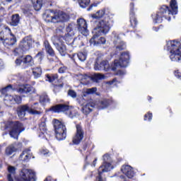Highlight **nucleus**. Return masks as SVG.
Listing matches in <instances>:
<instances>
[{"label":"nucleus","instance_id":"nucleus-5","mask_svg":"<svg viewBox=\"0 0 181 181\" xmlns=\"http://www.w3.org/2000/svg\"><path fill=\"white\" fill-rule=\"evenodd\" d=\"M40 106L38 103H35L33 105H23L20 106L18 109V115L19 118H23L26 115V112L31 114L32 115H40L42 112H40Z\"/></svg>","mask_w":181,"mask_h":181},{"label":"nucleus","instance_id":"nucleus-55","mask_svg":"<svg viewBox=\"0 0 181 181\" xmlns=\"http://www.w3.org/2000/svg\"><path fill=\"white\" fill-rule=\"evenodd\" d=\"M45 181H52V177H47L45 180Z\"/></svg>","mask_w":181,"mask_h":181},{"label":"nucleus","instance_id":"nucleus-49","mask_svg":"<svg viewBox=\"0 0 181 181\" xmlns=\"http://www.w3.org/2000/svg\"><path fill=\"white\" fill-rule=\"evenodd\" d=\"M175 77H177V78H180V77H181V74H180V72H179V71H175Z\"/></svg>","mask_w":181,"mask_h":181},{"label":"nucleus","instance_id":"nucleus-26","mask_svg":"<svg viewBox=\"0 0 181 181\" xmlns=\"http://www.w3.org/2000/svg\"><path fill=\"white\" fill-rule=\"evenodd\" d=\"M19 22H21V17L19 16V14H14L11 16V25H12V26H18L19 25Z\"/></svg>","mask_w":181,"mask_h":181},{"label":"nucleus","instance_id":"nucleus-22","mask_svg":"<svg viewBox=\"0 0 181 181\" xmlns=\"http://www.w3.org/2000/svg\"><path fill=\"white\" fill-rule=\"evenodd\" d=\"M33 2V7L35 11H40L42 9V6L43 4H46L47 2H49L50 0H31Z\"/></svg>","mask_w":181,"mask_h":181},{"label":"nucleus","instance_id":"nucleus-13","mask_svg":"<svg viewBox=\"0 0 181 181\" xmlns=\"http://www.w3.org/2000/svg\"><path fill=\"white\" fill-rule=\"evenodd\" d=\"M103 158V163L99 168V173H105V172H110V170L114 169L112 164H111V157L108 154H105Z\"/></svg>","mask_w":181,"mask_h":181},{"label":"nucleus","instance_id":"nucleus-39","mask_svg":"<svg viewBox=\"0 0 181 181\" xmlns=\"http://www.w3.org/2000/svg\"><path fill=\"white\" fill-rule=\"evenodd\" d=\"M55 80H57V75H47V81H49V83H53Z\"/></svg>","mask_w":181,"mask_h":181},{"label":"nucleus","instance_id":"nucleus-38","mask_svg":"<svg viewBox=\"0 0 181 181\" xmlns=\"http://www.w3.org/2000/svg\"><path fill=\"white\" fill-rule=\"evenodd\" d=\"M108 105H109L108 101L103 100L99 103L98 108H99V110H104V108H107V107H108Z\"/></svg>","mask_w":181,"mask_h":181},{"label":"nucleus","instance_id":"nucleus-58","mask_svg":"<svg viewBox=\"0 0 181 181\" xmlns=\"http://www.w3.org/2000/svg\"><path fill=\"white\" fill-rule=\"evenodd\" d=\"M132 6H134V4H131Z\"/></svg>","mask_w":181,"mask_h":181},{"label":"nucleus","instance_id":"nucleus-45","mask_svg":"<svg viewBox=\"0 0 181 181\" xmlns=\"http://www.w3.org/2000/svg\"><path fill=\"white\" fill-rule=\"evenodd\" d=\"M45 127H46V123L45 122H42L40 124V131H45V129H46Z\"/></svg>","mask_w":181,"mask_h":181},{"label":"nucleus","instance_id":"nucleus-12","mask_svg":"<svg viewBox=\"0 0 181 181\" xmlns=\"http://www.w3.org/2000/svg\"><path fill=\"white\" fill-rule=\"evenodd\" d=\"M64 37H57L54 36L52 38L53 45L55 46L57 50H58L59 53L61 56H66L67 54V49L66 48V45L63 42Z\"/></svg>","mask_w":181,"mask_h":181},{"label":"nucleus","instance_id":"nucleus-28","mask_svg":"<svg viewBox=\"0 0 181 181\" xmlns=\"http://www.w3.org/2000/svg\"><path fill=\"white\" fill-rule=\"evenodd\" d=\"M16 146V144H11L8 146L6 149V154L9 156L12 155L13 152H16V151H18V148Z\"/></svg>","mask_w":181,"mask_h":181},{"label":"nucleus","instance_id":"nucleus-27","mask_svg":"<svg viewBox=\"0 0 181 181\" xmlns=\"http://www.w3.org/2000/svg\"><path fill=\"white\" fill-rule=\"evenodd\" d=\"M44 46L46 52L49 54V56H54V50H53V48H52L50 44H49V41H45Z\"/></svg>","mask_w":181,"mask_h":181},{"label":"nucleus","instance_id":"nucleus-57","mask_svg":"<svg viewBox=\"0 0 181 181\" xmlns=\"http://www.w3.org/2000/svg\"><path fill=\"white\" fill-rule=\"evenodd\" d=\"M11 0H6L7 2H11Z\"/></svg>","mask_w":181,"mask_h":181},{"label":"nucleus","instance_id":"nucleus-47","mask_svg":"<svg viewBox=\"0 0 181 181\" xmlns=\"http://www.w3.org/2000/svg\"><path fill=\"white\" fill-rule=\"evenodd\" d=\"M101 173H100V169H98V177L96 178L97 181H105L103 177H101Z\"/></svg>","mask_w":181,"mask_h":181},{"label":"nucleus","instance_id":"nucleus-18","mask_svg":"<svg viewBox=\"0 0 181 181\" xmlns=\"http://www.w3.org/2000/svg\"><path fill=\"white\" fill-rule=\"evenodd\" d=\"M111 67L110 66V64L108 61H102L100 64L98 62H95L94 65V70L97 71H108Z\"/></svg>","mask_w":181,"mask_h":181},{"label":"nucleus","instance_id":"nucleus-48","mask_svg":"<svg viewBox=\"0 0 181 181\" xmlns=\"http://www.w3.org/2000/svg\"><path fill=\"white\" fill-rule=\"evenodd\" d=\"M41 153H42V155H45L46 156H47V155H49V150H47V149H43L41 151Z\"/></svg>","mask_w":181,"mask_h":181},{"label":"nucleus","instance_id":"nucleus-3","mask_svg":"<svg viewBox=\"0 0 181 181\" xmlns=\"http://www.w3.org/2000/svg\"><path fill=\"white\" fill-rule=\"evenodd\" d=\"M167 47L170 50L171 62L181 63V43L176 40L168 42Z\"/></svg>","mask_w":181,"mask_h":181},{"label":"nucleus","instance_id":"nucleus-23","mask_svg":"<svg viewBox=\"0 0 181 181\" xmlns=\"http://www.w3.org/2000/svg\"><path fill=\"white\" fill-rule=\"evenodd\" d=\"M32 158V154L30 153V149H25L20 156V160L23 162H28L29 159Z\"/></svg>","mask_w":181,"mask_h":181},{"label":"nucleus","instance_id":"nucleus-1","mask_svg":"<svg viewBox=\"0 0 181 181\" xmlns=\"http://www.w3.org/2000/svg\"><path fill=\"white\" fill-rule=\"evenodd\" d=\"M112 27L111 21L108 20H101L100 21L97 26L93 29V36L90 40V45L93 46H100V45H105L107 40L103 37H100L101 35H107L110 32V29Z\"/></svg>","mask_w":181,"mask_h":181},{"label":"nucleus","instance_id":"nucleus-14","mask_svg":"<svg viewBox=\"0 0 181 181\" xmlns=\"http://www.w3.org/2000/svg\"><path fill=\"white\" fill-rule=\"evenodd\" d=\"M51 111H53L54 112H64L65 111H67L68 114H69L70 118L76 117V112L74 110H71L70 108H69V105H57L51 107Z\"/></svg>","mask_w":181,"mask_h":181},{"label":"nucleus","instance_id":"nucleus-25","mask_svg":"<svg viewBox=\"0 0 181 181\" xmlns=\"http://www.w3.org/2000/svg\"><path fill=\"white\" fill-rule=\"evenodd\" d=\"M105 75L101 74H95L92 76V80L95 83H99L101 80H105Z\"/></svg>","mask_w":181,"mask_h":181},{"label":"nucleus","instance_id":"nucleus-36","mask_svg":"<svg viewBox=\"0 0 181 181\" xmlns=\"http://www.w3.org/2000/svg\"><path fill=\"white\" fill-rule=\"evenodd\" d=\"M77 56L80 62H86L87 59V53L86 52H78Z\"/></svg>","mask_w":181,"mask_h":181},{"label":"nucleus","instance_id":"nucleus-44","mask_svg":"<svg viewBox=\"0 0 181 181\" xmlns=\"http://www.w3.org/2000/svg\"><path fill=\"white\" fill-rule=\"evenodd\" d=\"M43 56H45V54H43V52H38L36 55V57H37V59H39V60L42 62Z\"/></svg>","mask_w":181,"mask_h":181},{"label":"nucleus","instance_id":"nucleus-10","mask_svg":"<svg viewBox=\"0 0 181 181\" xmlns=\"http://www.w3.org/2000/svg\"><path fill=\"white\" fill-rule=\"evenodd\" d=\"M128 63H129V54L128 52H122L119 60H115L113 65L111 66V69L115 71L117 67H127Z\"/></svg>","mask_w":181,"mask_h":181},{"label":"nucleus","instance_id":"nucleus-33","mask_svg":"<svg viewBox=\"0 0 181 181\" xmlns=\"http://www.w3.org/2000/svg\"><path fill=\"white\" fill-rule=\"evenodd\" d=\"M130 23L132 28H136V25H138V21H136L134 13H130Z\"/></svg>","mask_w":181,"mask_h":181},{"label":"nucleus","instance_id":"nucleus-42","mask_svg":"<svg viewBox=\"0 0 181 181\" xmlns=\"http://www.w3.org/2000/svg\"><path fill=\"white\" fill-rule=\"evenodd\" d=\"M23 63V57L21 56L16 59V66H21V64Z\"/></svg>","mask_w":181,"mask_h":181},{"label":"nucleus","instance_id":"nucleus-24","mask_svg":"<svg viewBox=\"0 0 181 181\" xmlns=\"http://www.w3.org/2000/svg\"><path fill=\"white\" fill-rule=\"evenodd\" d=\"M94 107H95V105H94V103H88L82 107V112L86 115L89 114V112H91V111H93V109L91 108Z\"/></svg>","mask_w":181,"mask_h":181},{"label":"nucleus","instance_id":"nucleus-19","mask_svg":"<svg viewBox=\"0 0 181 181\" xmlns=\"http://www.w3.org/2000/svg\"><path fill=\"white\" fill-rule=\"evenodd\" d=\"M121 171L124 175H125L129 179H132L135 173H134V170H132V167L130 165H123L121 168Z\"/></svg>","mask_w":181,"mask_h":181},{"label":"nucleus","instance_id":"nucleus-43","mask_svg":"<svg viewBox=\"0 0 181 181\" xmlns=\"http://www.w3.org/2000/svg\"><path fill=\"white\" fill-rule=\"evenodd\" d=\"M66 71H67V67L65 66H62L59 69V73L63 74L66 73Z\"/></svg>","mask_w":181,"mask_h":181},{"label":"nucleus","instance_id":"nucleus-7","mask_svg":"<svg viewBox=\"0 0 181 181\" xmlns=\"http://www.w3.org/2000/svg\"><path fill=\"white\" fill-rule=\"evenodd\" d=\"M9 135L11 138L14 139H18L19 134L25 131V127L23 124L19 122H8L6 125V128H9Z\"/></svg>","mask_w":181,"mask_h":181},{"label":"nucleus","instance_id":"nucleus-34","mask_svg":"<svg viewBox=\"0 0 181 181\" xmlns=\"http://www.w3.org/2000/svg\"><path fill=\"white\" fill-rule=\"evenodd\" d=\"M83 94H95L97 93V88L83 89Z\"/></svg>","mask_w":181,"mask_h":181},{"label":"nucleus","instance_id":"nucleus-46","mask_svg":"<svg viewBox=\"0 0 181 181\" xmlns=\"http://www.w3.org/2000/svg\"><path fill=\"white\" fill-rule=\"evenodd\" d=\"M148 121H151V119H152V113H148V115H145L144 116L145 121L148 119Z\"/></svg>","mask_w":181,"mask_h":181},{"label":"nucleus","instance_id":"nucleus-41","mask_svg":"<svg viewBox=\"0 0 181 181\" xmlns=\"http://www.w3.org/2000/svg\"><path fill=\"white\" fill-rule=\"evenodd\" d=\"M68 95H69L72 98H76V97H77V93L73 90H69Z\"/></svg>","mask_w":181,"mask_h":181},{"label":"nucleus","instance_id":"nucleus-53","mask_svg":"<svg viewBox=\"0 0 181 181\" xmlns=\"http://www.w3.org/2000/svg\"><path fill=\"white\" fill-rule=\"evenodd\" d=\"M95 165H97V158H95L93 163H92V166H93V168H95Z\"/></svg>","mask_w":181,"mask_h":181},{"label":"nucleus","instance_id":"nucleus-51","mask_svg":"<svg viewBox=\"0 0 181 181\" xmlns=\"http://www.w3.org/2000/svg\"><path fill=\"white\" fill-rule=\"evenodd\" d=\"M5 30H6L8 32V33H9L11 35H13L12 34V33L11 32V28L8 27H5Z\"/></svg>","mask_w":181,"mask_h":181},{"label":"nucleus","instance_id":"nucleus-2","mask_svg":"<svg viewBox=\"0 0 181 181\" xmlns=\"http://www.w3.org/2000/svg\"><path fill=\"white\" fill-rule=\"evenodd\" d=\"M170 5L172 11L167 6H163L160 7L156 16V18H154L156 23H162V21H163V18L165 16V13H166V12H168V15H170V13L176 15L177 13V1H176V0H171Z\"/></svg>","mask_w":181,"mask_h":181},{"label":"nucleus","instance_id":"nucleus-54","mask_svg":"<svg viewBox=\"0 0 181 181\" xmlns=\"http://www.w3.org/2000/svg\"><path fill=\"white\" fill-rule=\"evenodd\" d=\"M4 25H2L1 23V21H0V33H2V29H4Z\"/></svg>","mask_w":181,"mask_h":181},{"label":"nucleus","instance_id":"nucleus-56","mask_svg":"<svg viewBox=\"0 0 181 181\" xmlns=\"http://www.w3.org/2000/svg\"><path fill=\"white\" fill-rule=\"evenodd\" d=\"M92 6H93V5L90 6V7L89 8H88V11H90L91 9Z\"/></svg>","mask_w":181,"mask_h":181},{"label":"nucleus","instance_id":"nucleus-21","mask_svg":"<svg viewBox=\"0 0 181 181\" xmlns=\"http://www.w3.org/2000/svg\"><path fill=\"white\" fill-rule=\"evenodd\" d=\"M7 170V180L13 181V179H15V175H16V168L12 165H8Z\"/></svg>","mask_w":181,"mask_h":181},{"label":"nucleus","instance_id":"nucleus-30","mask_svg":"<svg viewBox=\"0 0 181 181\" xmlns=\"http://www.w3.org/2000/svg\"><path fill=\"white\" fill-rule=\"evenodd\" d=\"M23 63L28 66H32V64H33V59H32L30 55H27L25 57H23Z\"/></svg>","mask_w":181,"mask_h":181},{"label":"nucleus","instance_id":"nucleus-37","mask_svg":"<svg viewBox=\"0 0 181 181\" xmlns=\"http://www.w3.org/2000/svg\"><path fill=\"white\" fill-rule=\"evenodd\" d=\"M78 2L81 8H86L90 4V0H78Z\"/></svg>","mask_w":181,"mask_h":181},{"label":"nucleus","instance_id":"nucleus-52","mask_svg":"<svg viewBox=\"0 0 181 181\" xmlns=\"http://www.w3.org/2000/svg\"><path fill=\"white\" fill-rule=\"evenodd\" d=\"M117 81L116 78H114L112 81L107 82V84H109L110 86L114 84V83H115Z\"/></svg>","mask_w":181,"mask_h":181},{"label":"nucleus","instance_id":"nucleus-35","mask_svg":"<svg viewBox=\"0 0 181 181\" xmlns=\"http://www.w3.org/2000/svg\"><path fill=\"white\" fill-rule=\"evenodd\" d=\"M74 24H69L66 28V32L68 33L69 36H74Z\"/></svg>","mask_w":181,"mask_h":181},{"label":"nucleus","instance_id":"nucleus-40","mask_svg":"<svg viewBox=\"0 0 181 181\" xmlns=\"http://www.w3.org/2000/svg\"><path fill=\"white\" fill-rule=\"evenodd\" d=\"M40 101L41 103H49L50 100L49 99V97L47 95H44L40 98Z\"/></svg>","mask_w":181,"mask_h":181},{"label":"nucleus","instance_id":"nucleus-31","mask_svg":"<svg viewBox=\"0 0 181 181\" xmlns=\"http://www.w3.org/2000/svg\"><path fill=\"white\" fill-rule=\"evenodd\" d=\"M33 74L35 78H39L42 76V68L37 66L33 69Z\"/></svg>","mask_w":181,"mask_h":181},{"label":"nucleus","instance_id":"nucleus-29","mask_svg":"<svg viewBox=\"0 0 181 181\" xmlns=\"http://www.w3.org/2000/svg\"><path fill=\"white\" fill-rule=\"evenodd\" d=\"M32 91V89L30 88V86L29 85H23L21 86L18 90V92L21 93H30Z\"/></svg>","mask_w":181,"mask_h":181},{"label":"nucleus","instance_id":"nucleus-17","mask_svg":"<svg viewBox=\"0 0 181 181\" xmlns=\"http://www.w3.org/2000/svg\"><path fill=\"white\" fill-rule=\"evenodd\" d=\"M113 36V42L116 46V50H124L125 49V44L121 41V39H119V35L117 32L112 33Z\"/></svg>","mask_w":181,"mask_h":181},{"label":"nucleus","instance_id":"nucleus-11","mask_svg":"<svg viewBox=\"0 0 181 181\" xmlns=\"http://www.w3.org/2000/svg\"><path fill=\"white\" fill-rule=\"evenodd\" d=\"M18 181H36V173L27 168H23L18 177Z\"/></svg>","mask_w":181,"mask_h":181},{"label":"nucleus","instance_id":"nucleus-50","mask_svg":"<svg viewBox=\"0 0 181 181\" xmlns=\"http://www.w3.org/2000/svg\"><path fill=\"white\" fill-rule=\"evenodd\" d=\"M117 76H124V74H125V72L119 70L117 71Z\"/></svg>","mask_w":181,"mask_h":181},{"label":"nucleus","instance_id":"nucleus-20","mask_svg":"<svg viewBox=\"0 0 181 181\" xmlns=\"http://www.w3.org/2000/svg\"><path fill=\"white\" fill-rule=\"evenodd\" d=\"M11 37L9 38H6L4 40V38L0 37V40H2L3 45L5 46V47H9L10 46H13L16 43V37L13 35H11Z\"/></svg>","mask_w":181,"mask_h":181},{"label":"nucleus","instance_id":"nucleus-6","mask_svg":"<svg viewBox=\"0 0 181 181\" xmlns=\"http://www.w3.org/2000/svg\"><path fill=\"white\" fill-rule=\"evenodd\" d=\"M14 89L12 88V85H8L6 88L1 89V93L4 95V101L6 104H21L22 103V98L21 96L9 95L11 93H13Z\"/></svg>","mask_w":181,"mask_h":181},{"label":"nucleus","instance_id":"nucleus-32","mask_svg":"<svg viewBox=\"0 0 181 181\" xmlns=\"http://www.w3.org/2000/svg\"><path fill=\"white\" fill-rule=\"evenodd\" d=\"M105 15V9L98 11L96 13L92 15L93 19H98L103 18Z\"/></svg>","mask_w":181,"mask_h":181},{"label":"nucleus","instance_id":"nucleus-8","mask_svg":"<svg viewBox=\"0 0 181 181\" xmlns=\"http://www.w3.org/2000/svg\"><path fill=\"white\" fill-rule=\"evenodd\" d=\"M54 127L55 129L56 138L58 141H64L67 136V129L60 121L54 120Z\"/></svg>","mask_w":181,"mask_h":181},{"label":"nucleus","instance_id":"nucleus-16","mask_svg":"<svg viewBox=\"0 0 181 181\" xmlns=\"http://www.w3.org/2000/svg\"><path fill=\"white\" fill-rule=\"evenodd\" d=\"M78 22V30L81 35L83 36H87L88 35V29H87V22L83 18H79Z\"/></svg>","mask_w":181,"mask_h":181},{"label":"nucleus","instance_id":"nucleus-4","mask_svg":"<svg viewBox=\"0 0 181 181\" xmlns=\"http://www.w3.org/2000/svg\"><path fill=\"white\" fill-rule=\"evenodd\" d=\"M45 21L47 22H51L52 23L66 22V21H69V15L62 11L48 10L47 11Z\"/></svg>","mask_w":181,"mask_h":181},{"label":"nucleus","instance_id":"nucleus-15","mask_svg":"<svg viewBox=\"0 0 181 181\" xmlns=\"http://www.w3.org/2000/svg\"><path fill=\"white\" fill-rule=\"evenodd\" d=\"M83 138H84V130L80 124H76V132L72 139L74 145H78L83 141Z\"/></svg>","mask_w":181,"mask_h":181},{"label":"nucleus","instance_id":"nucleus-9","mask_svg":"<svg viewBox=\"0 0 181 181\" xmlns=\"http://www.w3.org/2000/svg\"><path fill=\"white\" fill-rule=\"evenodd\" d=\"M32 45H33V40L32 39V37L28 36L24 37L20 43V47L16 48L14 50L15 56H18V54H22L23 52L29 50V49L32 47Z\"/></svg>","mask_w":181,"mask_h":181}]
</instances>
